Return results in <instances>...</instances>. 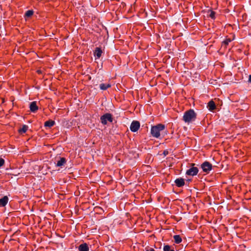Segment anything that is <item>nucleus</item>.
Here are the masks:
<instances>
[{"mask_svg":"<svg viewBox=\"0 0 251 251\" xmlns=\"http://www.w3.org/2000/svg\"><path fill=\"white\" fill-rule=\"evenodd\" d=\"M176 185L178 187H181L185 185L184 179L182 178H176L175 180Z\"/></svg>","mask_w":251,"mask_h":251,"instance_id":"8","label":"nucleus"},{"mask_svg":"<svg viewBox=\"0 0 251 251\" xmlns=\"http://www.w3.org/2000/svg\"><path fill=\"white\" fill-rule=\"evenodd\" d=\"M140 126V124L139 121H133L130 126V129L132 132H137L139 129Z\"/></svg>","mask_w":251,"mask_h":251,"instance_id":"6","label":"nucleus"},{"mask_svg":"<svg viewBox=\"0 0 251 251\" xmlns=\"http://www.w3.org/2000/svg\"><path fill=\"white\" fill-rule=\"evenodd\" d=\"M169 154V151L167 150H164L163 152V154L164 156H166Z\"/></svg>","mask_w":251,"mask_h":251,"instance_id":"23","label":"nucleus"},{"mask_svg":"<svg viewBox=\"0 0 251 251\" xmlns=\"http://www.w3.org/2000/svg\"><path fill=\"white\" fill-rule=\"evenodd\" d=\"M197 118V114L192 109L186 111L183 115L182 120L187 123L195 121Z\"/></svg>","mask_w":251,"mask_h":251,"instance_id":"2","label":"nucleus"},{"mask_svg":"<svg viewBox=\"0 0 251 251\" xmlns=\"http://www.w3.org/2000/svg\"><path fill=\"white\" fill-rule=\"evenodd\" d=\"M66 159L65 157H58V160L56 161V166L62 167L66 163Z\"/></svg>","mask_w":251,"mask_h":251,"instance_id":"7","label":"nucleus"},{"mask_svg":"<svg viewBox=\"0 0 251 251\" xmlns=\"http://www.w3.org/2000/svg\"><path fill=\"white\" fill-rule=\"evenodd\" d=\"M8 201L9 199L7 196H5L0 199V207L5 206L7 204Z\"/></svg>","mask_w":251,"mask_h":251,"instance_id":"10","label":"nucleus"},{"mask_svg":"<svg viewBox=\"0 0 251 251\" xmlns=\"http://www.w3.org/2000/svg\"><path fill=\"white\" fill-rule=\"evenodd\" d=\"M208 13H209V17H210L212 19H215V14L216 13L215 11H213L212 10H209L208 11Z\"/></svg>","mask_w":251,"mask_h":251,"instance_id":"21","label":"nucleus"},{"mask_svg":"<svg viewBox=\"0 0 251 251\" xmlns=\"http://www.w3.org/2000/svg\"><path fill=\"white\" fill-rule=\"evenodd\" d=\"M36 73L38 74H43V71L41 70H37L36 71Z\"/></svg>","mask_w":251,"mask_h":251,"instance_id":"24","label":"nucleus"},{"mask_svg":"<svg viewBox=\"0 0 251 251\" xmlns=\"http://www.w3.org/2000/svg\"><path fill=\"white\" fill-rule=\"evenodd\" d=\"M89 247L86 243L81 244L78 247L79 251H89Z\"/></svg>","mask_w":251,"mask_h":251,"instance_id":"13","label":"nucleus"},{"mask_svg":"<svg viewBox=\"0 0 251 251\" xmlns=\"http://www.w3.org/2000/svg\"><path fill=\"white\" fill-rule=\"evenodd\" d=\"M55 122L53 120H48L45 122L44 126L46 127H51L55 125Z\"/></svg>","mask_w":251,"mask_h":251,"instance_id":"14","label":"nucleus"},{"mask_svg":"<svg viewBox=\"0 0 251 251\" xmlns=\"http://www.w3.org/2000/svg\"><path fill=\"white\" fill-rule=\"evenodd\" d=\"M29 108L31 112H36L38 110L37 102L36 101H32L30 104Z\"/></svg>","mask_w":251,"mask_h":251,"instance_id":"9","label":"nucleus"},{"mask_svg":"<svg viewBox=\"0 0 251 251\" xmlns=\"http://www.w3.org/2000/svg\"><path fill=\"white\" fill-rule=\"evenodd\" d=\"M207 108L210 111H213L216 108L215 103L212 100L209 101L207 104Z\"/></svg>","mask_w":251,"mask_h":251,"instance_id":"12","label":"nucleus"},{"mask_svg":"<svg viewBox=\"0 0 251 251\" xmlns=\"http://www.w3.org/2000/svg\"><path fill=\"white\" fill-rule=\"evenodd\" d=\"M100 121L102 125H106L107 124V122L112 123L113 121V118L111 114L107 113L102 115L100 117Z\"/></svg>","mask_w":251,"mask_h":251,"instance_id":"3","label":"nucleus"},{"mask_svg":"<svg viewBox=\"0 0 251 251\" xmlns=\"http://www.w3.org/2000/svg\"><path fill=\"white\" fill-rule=\"evenodd\" d=\"M163 251H175L174 248L169 245H164Z\"/></svg>","mask_w":251,"mask_h":251,"instance_id":"18","label":"nucleus"},{"mask_svg":"<svg viewBox=\"0 0 251 251\" xmlns=\"http://www.w3.org/2000/svg\"><path fill=\"white\" fill-rule=\"evenodd\" d=\"M232 40L230 38H226V39L222 42V45L225 46V47L226 48L227 46L232 41Z\"/></svg>","mask_w":251,"mask_h":251,"instance_id":"19","label":"nucleus"},{"mask_svg":"<svg viewBox=\"0 0 251 251\" xmlns=\"http://www.w3.org/2000/svg\"><path fill=\"white\" fill-rule=\"evenodd\" d=\"M34 12L32 10H29L26 11L25 14V18H29L33 15Z\"/></svg>","mask_w":251,"mask_h":251,"instance_id":"20","label":"nucleus"},{"mask_svg":"<svg viewBox=\"0 0 251 251\" xmlns=\"http://www.w3.org/2000/svg\"><path fill=\"white\" fill-rule=\"evenodd\" d=\"M190 165L191 168L187 170L186 175L191 176H196L199 172L198 168L196 167H195V164L194 163H191Z\"/></svg>","mask_w":251,"mask_h":251,"instance_id":"5","label":"nucleus"},{"mask_svg":"<svg viewBox=\"0 0 251 251\" xmlns=\"http://www.w3.org/2000/svg\"><path fill=\"white\" fill-rule=\"evenodd\" d=\"M102 53V51L101 48L99 47H97L94 51V55L97 58H100L101 57Z\"/></svg>","mask_w":251,"mask_h":251,"instance_id":"11","label":"nucleus"},{"mask_svg":"<svg viewBox=\"0 0 251 251\" xmlns=\"http://www.w3.org/2000/svg\"><path fill=\"white\" fill-rule=\"evenodd\" d=\"M203 172L209 174L210 171L212 169V165L208 161H205L201 165Z\"/></svg>","mask_w":251,"mask_h":251,"instance_id":"4","label":"nucleus"},{"mask_svg":"<svg viewBox=\"0 0 251 251\" xmlns=\"http://www.w3.org/2000/svg\"><path fill=\"white\" fill-rule=\"evenodd\" d=\"M28 128V127L27 125H23L22 127L18 130L19 133L20 134L25 133L27 131Z\"/></svg>","mask_w":251,"mask_h":251,"instance_id":"17","label":"nucleus"},{"mask_svg":"<svg viewBox=\"0 0 251 251\" xmlns=\"http://www.w3.org/2000/svg\"><path fill=\"white\" fill-rule=\"evenodd\" d=\"M249 82L251 83V75H249Z\"/></svg>","mask_w":251,"mask_h":251,"instance_id":"26","label":"nucleus"},{"mask_svg":"<svg viewBox=\"0 0 251 251\" xmlns=\"http://www.w3.org/2000/svg\"><path fill=\"white\" fill-rule=\"evenodd\" d=\"M111 85L110 83H101L100 85V88L102 90H106L108 88L111 87Z\"/></svg>","mask_w":251,"mask_h":251,"instance_id":"15","label":"nucleus"},{"mask_svg":"<svg viewBox=\"0 0 251 251\" xmlns=\"http://www.w3.org/2000/svg\"><path fill=\"white\" fill-rule=\"evenodd\" d=\"M187 181H191V179H188Z\"/></svg>","mask_w":251,"mask_h":251,"instance_id":"27","label":"nucleus"},{"mask_svg":"<svg viewBox=\"0 0 251 251\" xmlns=\"http://www.w3.org/2000/svg\"><path fill=\"white\" fill-rule=\"evenodd\" d=\"M175 243L176 244H179L182 242V238L179 235H175L173 237Z\"/></svg>","mask_w":251,"mask_h":251,"instance_id":"16","label":"nucleus"},{"mask_svg":"<svg viewBox=\"0 0 251 251\" xmlns=\"http://www.w3.org/2000/svg\"><path fill=\"white\" fill-rule=\"evenodd\" d=\"M4 160L2 158H0V168L4 165Z\"/></svg>","mask_w":251,"mask_h":251,"instance_id":"22","label":"nucleus"},{"mask_svg":"<svg viewBox=\"0 0 251 251\" xmlns=\"http://www.w3.org/2000/svg\"><path fill=\"white\" fill-rule=\"evenodd\" d=\"M146 251H155L153 248H150L149 249L146 250Z\"/></svg>","mask_w":251,"mask_h":251,"instance_id":"25","label":"nucleus"},{"mask_svg":"<svg viewBox=\"0 0 251 251\" xmlns=\"http://www.w3.org/2000/svg\"><path fill=\"white\" fill-rule=\"evenodd\" d=\"M166 128L164 125L158 124L155 126H152L151 129V134L153 137L159 139L160 138L161 132L164 130Z\"/></svg>","mask_w":251,"mask_h":251,"instance_id":"1","label":"nucleus"}]
</instances>
